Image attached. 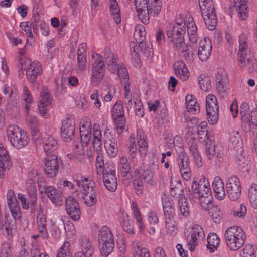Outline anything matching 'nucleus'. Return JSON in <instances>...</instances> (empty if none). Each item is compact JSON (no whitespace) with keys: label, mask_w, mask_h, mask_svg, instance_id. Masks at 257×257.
Here are the masks:
<instances>
[{"label":"nucleus","mask_w":257,"mask_h":257,"mask_svg":"<svg viewBox=\"0 0 257 257\" xmlns=\"http://www.w3.org/2000/svg\"><path fill=\"white\" fill-rule=\"evenodd\" d=\"M189 197L193 202H199L204 210L208 211L213 206V198L210 185L205 178L200 179L198 182L194 181L192 182L191 193Z\"/></svg>","instance_id":"1"},{"label":"nucleus","mask_w":257,"mask_h":257,"mask_svg":"<svg viewBox=\"0 0 257 257\" xmlns=\"http://www.w3.org/2000/svg\"><path fill=\"white\" fill-rule=\"evenodd\" d=\"M134 2L137 15L144 24H149L150 16H158L161 10V0H134Z\"/></svg>","instance_id":"2"},{"label":"nucleus","mask_w":257,"mask_h":257,"mask_svg":"<svg viewBox=\"0 0 257 257\" xmlns=\"http://www.w3.org/2000/svg\"><path fill=\"white\" fill-rule=\"evenodd\" d=\"M224 237L228 247L231 251H237L244 244L246 235L241 228L233 226L226 229Z\"/></svg>","instance_id":"3"},{"label":"nucleus","mask_w":257,"mask_h":257,"mask_svg":"<svg viewBox=\"0 0 257 257\" xmlns=\"http://www.w3.org/2000/svg\"><path fill=\"white\" fill-rule=\"evenodd\" d=\"M247 36L242 34L239 37V50L237 54V64L242 68L248 70L249 72L253 71L255 69V59L252 57H249L246 60L249 48L246 43Z\"/></svg>","instance_id":"4"},{"label":"nucleus","mask_w":257,"mask_h":257,"mask_svg":"<svg viewBox=\"0 0 257 257\" xmlns=\"http://www.w3.org/2000/svg\"><path fill=\"white\" fill-rule=\"evenodd\" d=\"M98 241L101 255L107 257L112 252L114 246L113 235L109 227L103 226L100 228Z\"/></svg>","instance_id":"5"},{"label":"nucleus","mask_w":257,"mask_h":257,"mask_svg":"<svg viewBox=\"0 0 257 257\" xmlns=\"http://www.w3.org/2000/svg\"><path fill=\"white\" fill-rule=\"evenodd\" d=\"M202 17L207 28L214 30L217 23L214 5L212 0H199Z\"/></svg>","instance_id":"6"},{"label":"nucleus","mask_w":257,"mask_h":257,"mask_svg":"<svg viewBox=\"0 0 257 257\" xmlns=\"http://www.w3.org/2000/svg\"><path fill=\"white\" fill-rule=\"evenodd\" d=\"M92 135L93 148L96 152V167L103 170L105 167H109L112 165L104 163V157L101 149L102 135L100 126L98 123H94L93 125Z\"/></svg>","instance_id":"7"},{"label":"nucleus","mask_w":257,"mask_h":257,"mask_svg":"<svg viewBox=\"0 0 257 257\" xmlns=\"http://www.w3.org/2000/svg\"><path fill=\"white\" fill-rule=\"evenodd\" d=\"M7 136L12 145L18 149L25 147L29 142L27 134L17 126H9L7 130Z\"/></svg>","instance_id":"8"},{"label":"nucleus","mask_w":257,"mask_h":257,"mask_svg":"<svg viewBox=\"0 0 257 257\" xmlns=\"http://www.w3.org/2000/svg\"><path fill=\"white\" fill-rule=\"evenodd\" d=\"M188 229V234L186 235V238L188 242V248L193 252L198 244V241L204 239L205 232L203 228L197 224L193 225Z\"/></svg>","instance_id":"9"},{"label":"nucleus","mask_w":257,"mask_h":257,"mask_svg":"<svg viewBox=\"0 0 257 257\" xmlns=\"http://www.w3.org/2000/svg\"><path fill=\"white\" fill-rule=\"evenodd\" d=\"M206 110L209 123L216 124L218 120L219 106L216 97L213 94H209L206 98Z\"/></svg>","instance_id":"10"},{"label":"nucleus","mask_w":257,"mask_h":257,"mask_svg":"<svg viewBox=\"0 0 257 257\" xmlns=\"http://www.w3.org/2000/svg\"><path fill=\"white\" fill-rule=\"evenodd\" d=\"M185 140L190 152L193 156L196 165L200 167L202 165V159L198 150V144L196 139V134L188 131L185 134Z\"/></svg>","instance_id":"11"},{"label":"nucleus","mask_w":257,"mask_h":257,"mask_svg":"<svg viewBox=\"0 0 257 257\" xmlns=\"http://www.w3.org/2000/svg\"><path fill=\"white\" fill-rule=\"evenodd\" d=\"M226 191L229 199L232 201L237 200L240 196L241 187L239 178L231 176L227 179L226 183Z\"/></svg>","instance_id":"12"},{"label":"nucleus","mask_w":257,"mask_h":257,"mask_svg":"<svg viewBox=\"0 0 257 257\" xmlns=\"http://www.w3.org/2000/svg\"><path fill=\"white\" fill-rule=\"evenodd\" d=\"M103 180L106 189L111 192L116 190L117 187V181L116 172L113 166L105 167L103 170Z\"/></svg>","instance_id":"13"},{"label":"nucleus","mask_w":257,"mask_h":257,"mask_svg":"<svg viewBox=\"0 0 257 257\" xmlns=\"http://www.w3.org/2000/svg\"><path fill=\"white\" fill-rule=\"evenodd\" d=\"M118 138H115L111 132L106 131L104 133V147L107 154L111 158L115 157L118 154Z\"/></svg>","instance_id":"14"},{"label":"nucleus","mask_w":257,"mask_h":257,"mask_svg":"<svg viewBox=\"0 0 257 257\" xmlns=\"http://www.w3.org/2000/svg\"><path fill=\"white\" fill-rule=\"evenodd\" d=\"M187 16L185 18L182 14L177 16L176 22L174 24L171 31H168L167 34L169 38L172 37L184 36L186 33L187 22L188 20Z\"/></svg>","instance_id":"15"},{"label":"nucleus","mask_w":257,"mask_h":257,"mask_svg":"<svg viewBox=\"0 0 257 257\" xmlns=\"http://www.w3.org/2000/svg\"><path fill=\"white\" fill-rule=\"evenodd\" d=\"M80 135L81 145L87 146L91 138L92 125L90 119L86 117H83L80 120Z\"/></svg>","instance_id":"16"},{"label":"nucleus","mask_w":257,"mask_h":257,"mask_svg":"<svg viewBox=\"0 0 257 257\" xmlns=\"http://www.w3.org/2000/svg\"><path fill=\"white\" fill-rule=\"evenodd\" d=\"M21 70H26V77L28 80L31 83L36 81L37 77L41 75L42 69L41 64L37 61L31 62L29 61V63H26L25 66H21Z\"/></svg>","instance_id":"17"},{"label":"nucleus","mask_w":257,"mask_h":257,"mask_svg":"<svg viewBox=\"0 0 257 257\" xmlns=\"http://www.w3.org/2000/svg\"><path fill=\"white\" fill-rule=\"evenodd\" d=\"M189 161V158L187 153L183 151H180L178 154L177 163L182 176L186 181L189 180L191 176Z\"/></svg>","instance_id":"18"},{"label":"nucleus","mask_w":257,"mask_h":257,"mask_svg":"<svg viewBox=\"0 0 257 257\" xmlns=\"http://www.w3.org/2000/svg\"><path fill=\"white\" fill-rule=\"evenodd\" d=\"M75 119L72 116L67 117L62 121L61 135L65 142H69L73 138L75 133Z\"/></svg>","instance_id":"19"},{"label":"nucleus","mask_w":257,"mask_h":257,"mask_svg":"<svg viewBox=\"0 0 257 257\" xmlns=\"http://www.w3.org/2000/svg\"><path fill=\"white\" fill-rule=\"evenodd\" d=\"M60 161L57 156L52 154L45 158V171L47 176L52 178L56 176L58 172Z\"/></svg>","instance_id":"20"},{"label":"nucleus","mask_w":257,"mask_h":257,"mask_svg":"<svg viewBox=\"0 0 257 257\" xmlns=\"http://www.w3.org/2000/svg\"><path fill=\"white\" fill-rule=\"evenodd\" d=\"M37 175L38 173L36 171H34L29 173V177L30 178L28 180L26 183L28 187V191L30 196L32 210L35 209L37 202L36 187L35 183L37 181Z\"/></svg>","instance_id":"21"},{"label":"nucleus","mask_w":257,"mask_h":257,"mask_svg":"<svg viewBox=\"0 0 257 257\" xmlns=\"http://www.w3.org/2000/svg\"><path fill=\"white\" fill-rule=\"evenodd\" d=\"M65 208L70 217L75 221H78L80 217V210L78 203L72 197L66 199Z\"/></svg>","instance_id":"22"},{"label":"nucleus","mask_w":257,"mask_h":257,"mask_svg":"<svg viewBox=\"0 0 257 257\" xmlns=\"http://www.w3.org/2000/svg\"><path fill=\"white\" fill-rule=\"evenodd\" d=\"M80 245L81 251L76 252L74 257H93L95 248L89 239L82 237L80 240Z\"/></svg>","instance_id":"23"},{"label":"nucleus","mask_w":257,"mask_h":257,"mask_svg":"<svg viewBox=\"0 0 257 257\" xmlns=\"http://www.w3.org/2000/svg\"><path fill=\"white\" fill-rule=\"evenodd\" d=\"M212 52L211 41L208 38H204L199 42L198 55L202 61L207 60Z\"/></svg>","instance_id":"24"},{"label":"nucleus","mask_w":257,"mask_h":257,"mask_svg":"<svg viewBox=\"0 0 257 257\" xmlns=\"http://www.w3.org/2000/svg\"><path fill=\"white\" fill-rule=\"evenodd\" d=\"M104 57L107 65L108 69L112 73L117 71V68L118 67V58L117 55H115L110 47H106L104 50Z\"/></svg>","instance_id":"25"},{"label":"nucleus","mask_w":257,"mask_h":257,"mask_svg":"<svg viewBox=\"0 0 257 257\" xmlns=\"http://www.w3.org/2000/svg\"><path fill=\"white\" fill-rule=\"evenodd\" d=\"M170 192L171 195L178 201L186 198L184 197L183 185L179 180L171 179Z\"/></svg>","instance_id":"26"},{"label":"nucleus","mask_w":257,"mask_h":257,"mask_svg":"<svg viewBox=\"0 0 257 257\" xmlns=\"http://www.w3.org/2000/svg\"><path fill=\"white\" fill-rule=\"evenodd\" d=\"M212 188L215 197L219 200H222L226 197L224 185L222 180L218 176H216L212 182Z\"/></svg>","instance_id":"27"},{"label":"nucleus","mask_w":257,"mask_h":257,"mask_svg":"<svg viewBox=\"0 0 257 257\" xmlns=\"http://www.w3.org/2000/svg\"><path fill=\"white\" fill-rule=\"evenodd\" d=\"M175 75L183 81H186L190 76L186 64L182 61L175 62L173 65Z\"/></svg>","instance_id":"28"},{"label":"nucleus","mask_w":257,"mask_h":257,"mask_svg":"<svg viewBox=\"0 0 257 257\" xmlns=\"http://www.w3.org/2000/svg\"><path fill=\"white\" fill-rule=\"evenodd\" d=\"M51 99L47 89H44L40 96L39 103L38 105L40 113L43 116L47 114V107L50 103Z\"/></svg>","instance_id":"29"},{"label":"nucleus","mask_w":257,"mask_h":257,"mask_svg":"<svg viewBox=\"0 0 257 257\" xmlns=\"http://www.w3.org/2000/svg\"><path fill=\"white\" fill-rule=\"evenodd\" d=\"M118 220L123 229L126 233L130 235L134 234L133 221L126 213L121 212L119 216Z\"/></svg>","instance_id":"30"},{"label":"nucleus","mask_w":257,"mask_h":257,"mask_svg":"<svg viewBox=\"0 0 257 257\" xmlns=\"http://www.w3.org/2000/svg\"><path fill=\"white\" fill-rule=\"evenodd\" d=\"M77 185L80 188L82 194H87L91 193L92 191H96V188L95 187V184L91 180L88 178H82L80 180L76 181Z\"/></svg>","instance_id":"31"},{"label":"nucleus","mask_w":257,"mask_h":257,"mask_svg":"<svg viewBox=\"0 0 257 257\" xmlns=\"http://www.w3.org/2000/svg\"><path fill=\"white\" fill-rule=\"evenodd\" d=\"M39 190L41 192L45 191L47 194L49 198L51 201L56 205H58L61 201L59 198V194L57 192L56 189L51 186H49L46 187L44 186L42 187L41 184L39 185Z\"/></svg>","instance_id":"32"},{"label":"nucleus","mask_w":257,"mask_h":257,"mask_svg":"<svg viewBox=\"0 0 257 257\" xmlns=\"http://www.w3.org/2000/svg\"><path fill=\"white\" fill-rule=\"evenodd\" d=\"M187 33L189 41L192 43H196L199 38L197 33V26L193 21V19L189 15L188 22H187Z\"/></svg>","instance_id":"33"},{"label":"nucleus","mask_w":257,"mask_h":257,"mask_svg":"<svg viewBox=\"0 0 257 257\" xmlns=\"http://www.w3.org/2000/svg\"><path fill=\"white\" fill-rule=\"evenodd\" d=\"M92 57V68L91 71H105V66L104 62V58L100 54L93 53Z\"/></svg>","instance_id":"34"},{"label":"nucleus","mask_w":257,"mask_h":257,"mask_svg":"<svg viewBox=\"0 0 257 257\" xmlns=\"http://www.w3.org/2000/svg\"><path fill=\"white\" fill-rule=\"evenodd\" d=\"M43 144L44 150L48 155L56 150L58 147L56 140L49 135L45 136Z\"/></svg>","instance_id":"35"},{"label":"nucleus","mask_w":257,"mask_h":257,"mask_svg":"<svg viewBox=\"0 0 257 257\" xmlns=\"http://www.w3.org/2000/svg\"><path fill=\"white\" fill-rule=\"evenodd\" d=\"M119 171L121 176L128 178L131 176L130 163L126 156H122L119 162Z\"/></svg>","instance_id":"36"},{"label":"nucleus","mask_w":257,"mask_h":257,"mask_svg":"<svg viewBox=\"0 0 257 257\" xmlns=\"http://www.w3.org/2000/svg\"><path fill=\"white\" fill-rule=\"evenodd\" d=\"M131 208L133 211V217L136 219L137 225L139 227V232L143 233L145 231V225L143 222V219L139 211L138 204L135 202H133Z\"/></svg>","instance_id":"37"},{"label":"nucleus","mask_w":257,"mask_h":257,"mask_svg":"<svg viewBox=\"0 0 257 257\" xmlns=\"http://www.w3.org/2000/svg\"><path fill=\"white\" fill-rule=\"evenodd\" d=\"M234 6L236 8L237 17L241 20H245L248 16L247 2L242 0L237 1L234 2Z\"/></svg>","instance_id":"38"},{"label":"nucleus","mask_w":257,"mask_h":257,"mask_svg":"<svg viewBox=\"0 0 257 257\" xmlns=\"http://www.w3.org/2000/svg\"><path fill=\"white\" fill-rule=\"evenodd\" d=\"M37 223L39 227V231L43 233L44 236H46L47 234V220L46 216L43 213V211L42 210L40 206H39V210H37Z\"/></svg>","instance_id":"39"},{"label":"nucleus","mask_w":257,"mask_h":257,"mask_svg":"<svg viewBox=\"0 0 257 257\" xmlns=\"http://www.w3.org/2000/svg\"><path fill=\"white\" fill-rule=\"evenodd\" d=\"M220 243L218 236L215 233H210L207 237V244L206 247L210 252H213L217 250Z\"/></svg>","instance_id":"40"},{"label":"nucleus","mask_w":257,"mask_h":257,"mask_svg":"<svg viewBox=\"0 0 257 257\" xmlns=\"http://www.w3.org/2000/svg\"><path fill=\"white\" fill-rule=\"evenodd\" d=\"M170 40L173 48L179 53L188 47V45L185 42L184 36L172 37Z\"/></svg>","instance_id":"41"},{"label":"nucleus","mask_w":257,"mask_h":257,"mask_svg":"<svg viewBox=\"0 0 257 257\" xmlns=\"http://www.w3.org/2000/svg\"><path fill=\"white\" fill-rule=\"evenodd\" d=\"M164 214L166 220H172L175 215L174 205L172 200L162 203Z\"/></svg>","instance_id":"42"},{"label":"nucleus","mask_w":257,"mask_h":257,"mask_svg":"<svg viewBox=\"0 0 257 257\" xmlns=\"http://www.w3.org/2000/svg\"><path fill=\"white\" fill-rule=\"evenodd\" d=\"M133 185L137 195L142 194L143 184L142 180L141 173L138 169L135 170L134 175Z\"/></svg>","instance_id":"43"},{"label":"nucleus","mask_w":257,"mask_h":257,"mask_svg":"<svg viewBox=\"0 0 257 257\" xmlns=\"http://www.w3.org/2000/svg\"><path fill=\"white\" fill-rule=\"evenodd\" d=\"M130 54L132 60L134 61V66L136 67L139 66L141 59L139 54V47L137 44V42L131 41L130 43Z\"/></svg>","instance_id":"44"},{"label":"nucleus","mask_w":257,"mask_h":257,"mask_svg":"<svg viewBox=\"0 0 257 257\" xmlns=\"http://www.w3.org/2000/svg\"><path fill=\"white\" fill-rule=\"evenodd\" d=\"M110 11L115 23H120L121 22L120 10L116 0L110 1Z\"/></svg>","instance_id":"45"},{"label":"nucleus","mask_w":257,"mask_h":257,"mask_svg":"<svg viewBox=\"0 0 257 257\" xmlns=\"http://www.w3.org/2000/svg\"><path fill=\"white\" fill-rule=\"evenodd\" d=\"M248 197L251 206L257 209V184H252L249 187Z\"/></svg>","instance_id":"46"},{"label":"nucleus","mask_w":257,"mask_h":257,"mask_svg":"<svg viewBox=\"0 0 257 257\" xmlns=\"http://www.w3.org/2000/svg\"><path fill=\"white\" fill-rule=\"evenodd\" d=\"M22 98L25 103H24L25 105V112L28 114L29 112L31 105L32 103V98L29 90L26 86H24L23 87V92L22 95Z\"/></svg>","instance_id":"47"},{"label":"nucleus","mask_w":257,"mask_h":257,"mask_svg":"<svg viewBox=\"0 0 257 257\" xmlns=\"http://www.w3.org/2000/svg\"><path fill=\"white\" fill-rule=\"evenodd\" d=\"M137 138L139 151L141 153L146 154L148 145L146 136L142 131L138 130L137 131Z\"/></svg>","instance_id":"48"},{"label":"nucleus","mask_w":257,"mask_h":257,"mask_svg":"<svg viewBox=\"0 0 257 257\" xmlns=\"http://www.w3.org/2000/svg\"><path fill=\"white\" fill-rule=\"evenodd\" d=\"M198 82L200 89L206 92L211 88V80L210 79L204 74H201L198 77Z\"/></svg>","instance_id":"49"},{"label":"nucleus","mask_w":257,"mask_h":257,"mask_svg":"<svg viewBox=\"0 0 257 257\" xmlns=\"http://www.w3.org/2000/svg\"><path fill=\"white\" fill-rule=\"evenodd\" d=\"M57 257H72L71 245L69 242H64L57 252Z\"/></svg>","instance_id":"50"},{"label":"nucleus","mask_w":257,"mask_h":257,"mask_svg":"<svg viewBox=\"0 0 257 257\" xmlns=\"http://www.w3.org/2000/svg\"><path fill=\"white\" fill-rule=\"evenodd\" d=\"M104 76L105 72L91 71L90 78L91 84L94 86L98 85Z\"/></svg>","instance_id":"51"},{"label":"nucleus","mask_w":257,"mask_h":257,"mask_svg":"<svg viewBox=\"0 0 257 257\" xmlns=\"http://www.w3.org/2000/svg\"><path fill=\"white\" fill-rule=\"evenodd\" d=\"M115 128L118 135L128 130L125 124V120L123 116L114 118Z\"/></svg>","instance_id":"52"},{"label":"nucleus","mask_w":257,"mask_h":257,"mask_svg":"<svg viewBox=\"0 0 257 257\" xmlns=\"http://www.w3.org/2000/svg\"><path fill=\"white\" fill-rule=\"evenodd\" d=\"M145 182L151 186H154L157 182V179L154 177V173L150 170H146L141 175Z\"/></svg>","instance_id":"53"},{"label":"nucleus","mask_w":257,"mask_h":257,"mask_svg":"<svg viewBox=\"0 0 257 257\" xmlns=\"http://www.w3.org/2000/svg\"><path fill=\"white\" fill-rule=\"evenodd\" d=\"M186 200L187 199L185 198L178 201L179 214L184 217H187L190 215L189 208Z\"/></svg>","instance_id":"54"},{"label":"nucleus","mask_w":257,"mask_h":257,"mask_svg":"<svg viewBox=\"0 0 257 257\" xmlns=\"http://www.w3.org/2000/svg\"><path fill=\"white\" fill-rule=\"evenodd\" d=\"M83 200L87 206H92L97 202V191H92L87 194H83Z\"/></svg>","instance_id":"55"},{"label":"nucleus","mask_w":257,"mask_h":257,"mask_svg":"<svg viewBox=\"0 0 257 257\" xmlns=\"http://www.w3.org/2000/svg\"><path fill=\"white\" fill-rule=\"evenodd\" d=\"M112 115L114 118L124 116L123 107L120 101H117L114 104L112 109Z\"/></svg>","instance_id":"56"},{"label":"nucleus","mask_w":257,"mask_h":257,"mask_svg":"<svg viewBox=\"0 0 257 257\" xmlns=\"http://www.w3.org/2000/svg\"><path fill=\"white\" fill-rule=\"evenodd\" d=\"M242 122V127L245 132H248L251 130V113H245L240 116Z\"/></svg>","instance_id":"57"},{"label":"nucleus","mask_w":257,"mask_h":257,"mask_svg":"<svg viewBox=\"0 0 257 257\" xmlns=\"http://www.w3.org/2000/svg\"><path fill=\"white\" fill-rule=\"evenodd\" d=\"M11 241L9 239L3 242L1 249L2 257H10L11 254Z\"/></svg>","instance_id":"58"},{"label":"nucleus","mask_w":257,"mask_h":257,"mask_svg":"<svg viewBox=\"0 0 257 257\" xmlns=\"http://www.w3.org/2000/svg\"><path fill=\"white\" fill-rule=\"evenodd\" d=\"M134 257H150L149 250L146 248H141L139 243L135 246Z\"/></svg>","instance_id":"59"},{"label":"nucleus","mask_w":257,"mask_h":257,"mask_svg":"<svg viewBox=\"0 0 257 257\" xmlns=\"http://www.w3.org/2000/svg\"><path fill=\"white\" fill-rule=\"evenodd\" d=\"M246 207L243 204H238L233 211V215L238 218H243L246 214Z\"/></svg>","instance_id":"60"},{"label":"nucleus","mask_w":257,"mask_h":257,"mask_svg":"<svg viewBox=\"0 0 257 257\" xmlns=\"http://www.w3.org/2000/svg\"><path fill=\"white\" fill-rule=\"evenodd\" d=\"M11 214L15 220L19 219L21 217L20 208L18 202L12 203L8 205Z\"/></svg>","instance_id":"61"},{"label":"nucleus","mask_w":257,"mask_h":257,"mask_svg":"<svg viewBox=\"0 0 257 257\" xmlns=\"http://www.w3.org/2000/svg\"><path fill=\"white\" fill-rule=\"evenodd\" d=\"M218 152H222L219 149V147L215 146L214 145H209L205 149V153L207 157L209 160L212 159V156L217 154Z\"/></svg>","instance_id":"62"},{"label":"nucleus","mask_w":257,"mask_h":257,"mask_svg":"<svg viewBox=\"0 0 257 257\" xmlns=\"http://www.w3.org/2000/svg\"><path fill=\"white\" fill-rule=\"evenodd\" d=\"M134 37L136 42L144 41L146 39V36L144 28L142 29L140 27L136 28L134 33Z\"/></svg>","instance_id":"63"},{"label":"nucleus","mask_w":257,"mask_h":257,"mask_svg":"<svg viewBox=\"0 0 257 257\" xmlns=\"http://www.w3.org/2000/svg\"><path fill=\"white\" fill-rule=\"evenodd\" d=\"M240 257H255L252 246L250 244L245 245L240 253Z\"/></svg>","instance_id":"64"}]
</instances>
